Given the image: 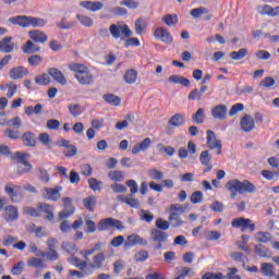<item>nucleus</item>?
<instances>
[{
	"label": "nucleus",
	"instance_id": "nucleus-1",
	"mask_svg": "<svg viewBox=\"0 0 279 279\" xmlns=\"http://www.w3.org/2000/svg\"><path fill=\"white\" fill-rule=\"evenodd\" d=\"M68 69L74 73V77L81 86H93L95 84V75L87 65L72 62L68 64Z\"/></svg>",
	"mask_w": 279,
	"mask_h": 279
},
{
	"label": "nucleus",
	"instance_id": "nucleus-2",
	"mask_svg": "<svg viewBox=\"0 0 279 279\" xmlns=\"http://www.w3.org/2000/svg\"><path fill=\"white\" fill-rule=\"evenodd\" d=\"M226 189L231 191V197H236L238 193L243 195V193H255L256 185L250 182V180H244L243 182L239 181V179L229 180L226 183Z\"/></svg>",
	"mask_w": 279,
	"mask_h": 279
},
{
	"label": "nucleus",
	"instance_id": "nucleus-3",
	"mask_svg": "<svg viewBox=\"0 0 279 279\" xmlns=\"http://www.w3.org/2000/svg\"><path fill=\"white\" fill-rule=\"evenodd\" d=\"M169 211H170V216L168 220L172 228H180L181 226H184V221L180 217L184 215V205L172 204L170 205Z\"/></svg>",
	"mask_w": 279,
	"mask_h": 279
},
{
	"label": "nucleus",
	"instance_id": "nucleus-4",
	"mask_svg": "<svg viewBox=\"0 0 279 279\" xmlns=\"http://www.w3.org/2000/svg\"><path fill=\"white\" fill-rule=\"evenodd\" d=\"M110 228H116V230H119L120 232H123V230H125V226L121 220H117L112 217L104 218L99 220L97 226L98 232H106V230Z\"/></svg>",
	"mask_w": 279,
	"mask_h": 279
},
{
	"label": "nucleus",
	"instance_id": "nucleus-5",
	"mask_svg": "<svg viewBox=\"0 0 279 279\" xmlns=\"http://www.w3.org/2000/svg\"><path fill=\"white\" fill-rule=\"evenodd\" d=\"M109 32L112 38H114L116 40H119V38H121V40H125V38H130L133 34L132 29H130V26H128L126 24H124L123 26L111 24L109 26ZM121 34H122V37H121Z\"/></svg>",
	"mask_w": 279,
	"mask_h": 279
},
{
	"label": "nucleus",
	"instance_id": "nucleus-6",
	"mask_svg": "<svg viewBox=\"0 0 279 279\" xmlns=\"http://www.w3.org/2000/svg\"><path fill=\"white\" fill-rule=\"evenodd\" d=\"M231 226L236 230H241V232H254L256 230V225L252 222V219L243 217L234 218L231 221Z\"/></svg>",
	"mask_w": 279,
	"mask_h": 279
},
{
	"label": "nucleus",
	"instance_id": "nucleus-7",
	"mask_svg": "<svg viewBox=\"0 0 279 279\" xmlns=\"http://www.w3.org/2000/svg\"><path fill=\"white\" fill-rule=\"evenodd\" d=\"M15 160L20 165L17 167V173H20V175H23V173H29V171L34 169L32 163L27 162V154L25 153H21V151L15 153Z\"/></svg>",
	"mask_w": 279,
	"mask_h": 279
},
{
	"label": "nucleus",
	"instance_id": "nucleus-8",
	"mask_svg": "<svg viewBox=\"0 0 279 279\" xmlns=\"http://www.w3.org/2000/svg\"><path fill=\"white\" fill-rule=\"evenodd\" d=\"M168 240H169V234H167V232L161 231L159 229H153L150 231V241H153L154 243H157V245L155 246V250L162 248V243H167Z\"/></svg>",
	"mask_w": 279,
	"mask_h": 279
},
{
	"label": "nucleus",
	"instance_id": "nucleus-9",
	"mask_svg": "<svg viewBox=\"0 0 279 279\" xmlns=\"http://www.w3.org/2000/svg\"><path fill=\"white\" fill-rule=\"evenodd\" d=\"M63 210L59 213L60 219H69L75 213V206H73V198L71 197H63Z\"/></svg>",
	"mask_w": 279,
	"mask_h": 279
},
{
	"label": "nucleus",
	"instance_id": "nucleus-10",
	"mask_svg": "<svg viewBox=\"0 0 279 279\" xmlns=\"http://www.w3.org/2000/svg\"><path fill=\"white\" fill-rule=\"evenodd\" d=\"M57 245H58V240L56 238L48 239L47 246L49 252L41 253V256L44 258H48V260H58L60 255L58 254V251H56Z\"/></svg>",
	"mask_w": 279,
	"mask_h": 279
},
{
	"label": "nucleus",
	"instance_id": "nucleus-11",
	"mask_svg": "<svg viewBox=\"0 0 279 279\" xmlns=\"http://www.w3.org/2000/svg\"><path fill=\"white\" fill-rule=\"evenodd\" d=\"M207 147H209V149H217L216 154L221 156L223 146L221 145V141L217 140V135H215V132L211 130H207Z\"/></svg>",
	"mask_w": 279,
	"mask_h": 279
},
{
	"label": "nucleus",
	"instance_id": "nucleus-12",
	"mask_svg": "<svg viewBox=\"0 0 279 279\" xmlns=\"http://www.w3.org/2000/svg\"><path fill=\"white\" fill-rule=\"evenodd\" d=\"M134 245L147 246L149 245V242L141 235L133 233L126 238L124 250H131V247H134Z\"/></svg>",
	"mask_w": 279,
	"mask_h": 279
},
{
	"label": "nucleus",
	"instance_id": "nucleus-13",
	"mask_svg": "<svg viewBox=\"0 0 279 279\" xmlns=\"http://www.w3.org/2000/svg\"><path fill=\"white\" fill-rule=\"evenodd\" d=\"M106 264V254L104 252L97 253L93 256L92 263H87V271H95L101 269Z\"/></svg>",
	"mask_w": 279,
	"mask_h": 279
},
{
	"label": "nucleus",
	"instance_id": "nucleus-14",
	"mask_svg": "<svg viewBox=\"0 0 279 279\" xmlns=\"http://www.w3.org/2000/svg\"><path fill=\"white\" fill-rule=\"evenodd\" d=\"M154 37L156 40L165 43V45H171V43H173V36H171V33L165 27H157L154 32Z\"/></svg>",
	"mask_w": 279,
	"mask_h": 279
},
{
	"label": "nucleus",
	"instance_id": "nucleus-15",
	"mask_svg": "<svg viewBox=\"0 0 279 279\" xmlns=\"http://www.w3.org/2000/svg\"><path fill=\"white\" fill-rule=\"evenodd\" d=\"M4 193L9 195L12 202H19L21 199V185L8 183L4 186Z\"/></svg>",
	"mask_w": 279,
	"mask_h": 279
},
{
	"label": "nucleus",
	"instance_id": "nucleus-16",
	"mask_svg": "<svg viewBox=\"0 0 279 279\" xmlns=\"http://www.w3.org/2000/svg\"><path fill=\"white\" fill-rule=\"evenodd\" d=\"M45 198L49 199L50 202H58L60 197H62V186H56V187H45L44 189Z\"/></svg>",
	"mask_w": 279,
	"mask_h": 279
},
{
	"label": "nucleus",
	"instance_id": "nucleus-17",
	"mask_svg": "<svg viewBox=\"0 0 279 279\" xmlns=\"http://www.w3.org/2000/svg\"><path fill=\"white\" fill-rule=\"evenodd\" d=\"M210 160H213V155H210V151L203 150L199 155V162L203 165V167H206L203 170L204 173H210V171H213V163H210Z\"/></svg>",
	"mask_w": 279,
	"mask_h": 279
},
{
	"label": "nucleus",
	"instance_id": "nucleus-18",
	"mask_svg": "<svg viewBox=\"0 0 279 279\" xmlns=\"http://www.w3.org/2000/svg\"><path fill=\"white\" fill-rule=\"evenodd\" d=\"M240 128L243 132H252L254 128H256V122H254V118H252V116L244 114L240 120Z\"/></svg>",
	"mask_w": 279,
	"mask_h": 279
},
{
	"label": "nucleus",
	"instance_id": "nucleus-19",
	"mask_svg": "<svg viewBox=\"0 0 279 279\" xmlns=\"http://www.w3.org/2000/svg\"><path fill=\"white\" fill-rule=\"evenodd\" d=\"M26 75H29V70L23 65L14 66L9 72L11 80H23Z\"/></svg>",
	"mask_w": 279,
	"mask_h": 279
},
{
	"label": "nucleus",
	"instance_id": "nucleus-20",
	"mask_svg": "<svg viewBox=\"0 0 279 279\" xmlns=\"http://www.w3.org/2000/svg\"><path fill=\"white\" fill-rule=\"evenodd\" d=\"M48 74L50 77H52V80H54V82H57L58 84H61V86H66V77L64 76L62 71H60V69L49 68Z\"/></svg>",
	"mask_w": 279,
	"mask_h": 279
},
{
	"label": "nucleus",
	"instance_id": "nucleus-21",
	"mask_svg": "<svg viewBox=\"0 0 279 279\" xmlns=\"http://www.w3.org/2000/svg\"><path fill=\"white\" fill-rule=\"evenodd\" d=\"M185 124L186 116L184 113H175L168 121V125H170V128H182V125Z\"/></svg>",
	"mask_w": 279,
	"mask_h": 279
},
{
	"label": "nucleus",
	"instance_id": "nucleus-22",
	"mask_svg": "<svg viewBox=\"0 0 279 279\" xmlns=\"http://www.w3.org/2000/svg\"><path fill=\"white\" fill-rule=\"evenodd\" d=\"M228 116V107L226 105H217L211 109V117L223 121Z\"/></svg>",
	"mask_w": 279,
	"mask_h": 279
},
{
	"label": "nucleus",
	"instance_id": "nucleus-23",
	"mask_svg": "<svg viewBox=\"0 0 279 279\" xmlns=\"http://www.w3.org/2000/svg\"><path fill=\"white\" fill-rule=\"evenodd\" d=\"M9 21L10 23H13V25H20V27H31L32 16L17 15L9 19Z\"/></svg>",
	"mask_w": 279,
	"mask_h": 279
},
{
	"label": "nucleus",
	"instance_id": "nucleus-24",
	"mask_svg": "<svg viewBox=\"0 0 279 279\" xmlns=\"http://www.w3.org/2000/svg\"><path fill=\"white\" fill-rule=\"evenodd\" d=\"M208 90V86H201V88H194L190 92L187 99L190 101H202V97H204V93Z\"/></svg>",
	"mask_w": 279,
	"mask_h": 279
},
{
	"label": "nucleus",
	"instance_id": "nucleus-25",
	"mask_svg": "<svg viewBox=\"0 0 279 279\" xmlns=\"http://www.w3.org/2000/svg\"><path fill=\"white\" fill-rule=\"evenodd\" d=\"M3 217L5 221H16L19 219V209L12 205L4 208Z\"/></svg>",
	"mask_w": 279,
	"mask_h": 279
},
{
	"label": "nucleus",
	"instance_id": "nucleus-26",
	"mask_svg": "<svg viewBox=\"0 0 279 279\" xmlns=\"http://www.w3.org/2000/svg\"><path fill=\"white\" fill-rule=\"evenodd\" d=\"M80 5L81 8H85V10H89V12H99V10H104V4L99 1H82Z\"/></svg>",
	"mask_w": 279,
	"mask_h": 279
},
{
	"label": "nucleus",
	"instance_id": "nucleus-27",
	"mask_svg": "<svg viewBox=\"0 0 279 279\" xmlns=\"http://www.w3.org/2000/svg\"><path fill=\"white\" fill-rule=\"evenodd\" d=\"M37 208L39 210V214L40 213H45V215H47L46 219L48 221H53L54 219V216H53V206L47 204V203H39L37 205Z\"/></svg>",
	"mask_w": 279,
	"mask_h": 279
},
{
	"label": "nucleus",
	"instance_id": "nucleus-28",
	"mask_svg": "<svg viewBox=\"0 0 279 279\" xmlns=\"http://www.w3.org/2000/svg\"><path fill=\"white\" fill-rule=\"evenodd\" d=\"M28 36L33 43L45 44V43H47V40H49V37L47 36V34H45L44 32H40V31H31L28 33Z\"/></svg>",
	"mask_w": 279,
	"mask_h": 279
},
{
	"label": "nucleus",
	"instance_id": "nucleus-29",
	"mask_svg": "<svg viewBox=\"0 0 279 279\" xmlns=\"http://www.w3.org/2000/svg\"><path fill=\"white\" fill-rule=\"evenodd\" d=\"M148 147H151V138L146 137L143 140V142L134 145L132 148V154L136 155L140 154V151H147Z\"/></svg>",
	"mask_w": 279,
	"mask_h": 279
},
{
	"label": "nucleus",
	"instance_id": "nucleus-30",
	"mask_svg": "<svg viewBox=\"0 0 279 279\" xmlns=\"http://www.w3.org/2000/svg\"><path fill=\"white\" fill-rule=\"evenodd\" d=\"M74 267L80 269L81 271H88V260H82L80 257L72 256L68 259Z\"/></svg>",
	"mask_w": 279,
	"mask_h": 279
},
{
	"label": "nucleus",
	"instance_id": "nucleus-31",
	"mask_svg": "<svg viewBox=\"0 0 279 279\" xmlns=\"http://www.w3.org/2000/svg\"><path fill=\"white\" fill-rule=\"evenodd\" d=\"M22 142L25 147H36V134L26 132L22 135Z\"/></svg>",
	"mask_w": 279,
	"mask_h": 279
},
{
	"label": "nucleus",
	"instance_id": "nucleus-32",
	"mask_svg": "<svg viewBox=\"0 0 279 279\" xmlns=\"http://www.w3.org/2000/svg\"><path fill=\"white\" fill-rule=\"evenodd\" d=\"M1 51L2 53H12V51H14V41H12V37H4L2 39Z\"/></svg>",
	"mask_w": 279,
	"mask_h": 279
},
{
	"label": "nucleus",
	"instance_id": "nucleus-33",
	"mask_svg": "<svg viewBox=\"0 0 279 279\" xmlns=\"http://www.w3.org/2000/svg\"><path fill=\"white\" fill-rule=\"evenodd\" d=\"M123 80L126 84H136V80H138V72L134 69L126 70Z\"/></svg>",
	"mask_w": 279,
	"mask_h": 279
},
{
	"label": "nucleus",
	"instance_id": "nucleus-34",
	"mask_svg": "<svg viewBox=\"0 0 279 279\" xmlns=\"http://www.w3.org/2000/svg\"><path fill=\"white\" fill-rule=\"evenodd\" d=\"M147 32V20L145 17H138L135 21V34L141 36Z\"/></svg>",
	"mask_w": 279,
	"mask_h": 279
},
{
	"label": "nucleus",
	"instance_id": "nucleus-35",
	"mask_svg": "<svg viewBox=\"0 0 279 279\" xmlns=\"http://www.w3.org/2000/svg\"><path fill=\"white\" fill-rule=\"evenodd\" d=\"M102 245L104 244H101V242H98L94 245V247L89 250L81 251L80 254L81 256H83L85 260H87V263H90V258L88 256H93V254H95L97 250H101Z\"/></svg>",
	"mask_w": 279,
	"mask_h": 279
},
{
	"label": "nucleus",
	"instance_id": "nucleus-36",
	"mask_svg": "<svg viewBox=\"0 0 279 279\" xmlns=\"http://www.w3.org/2000/svg\"><path fill=\"white\" fill-rule=\"evenodd\" d=\"M255 254L260 258H271V251L263 244L255 245Z\"/></svg>",
	"mask_w": 279,
	"mask_h": 279
},
{
	"label": "nucleus",
	"instance_id": "nucleus-37",
	"mask_svg": "<svg viewBox=\"0 0 279 279\" xmlns=\"http://www.w3.org/2000/svg\"><path fill=\"white\" fill-rule=\"evenodd\" d=\"M83 204L89 213H94L95 206H97V196L90 195V196L84 198Z\"/></svg>",
	"mask_w": 279,
	"mask_h": 279
},
{
	"label": "nucleus",
	"instance_id": "nucleus-38",
	"mask_svg": "<svg viewBox=\"0 0 279 279\" xmlns=\"http://www.w3.org/2000/svg\"><path fill=\"white\" fill-rule=\"evenodd\" d=\"M45 106L43 104H37L35 107L34 106H28L25 108V114L27 117H32L33 114H43Z\"/></svg>",
	"mask_w": 279,
	"mask_h": 279
},
{
	"label": "nucleus",
	"instance_id": "nucleus-39",
	"mask_svg": "<svg viewBox=\"0 0 279 279\" xmlns=\"http://www.w3.org/2000/svg\"><path fill=\"white\" fill-rule=\"evenodd\" d=\"M108 178L111 182H123L125 174L121 170H111L108 172Z\"/></svg>",
	"mask_w": 279,
	"mask_h": 279
},
{
	"label": "nucleus",
	"instance_id": "nucleus-40",
	"mask_svg": "<svg viewBox=\"0 0 279 279\" xmlns=\"http://www.w3.org/2000/svg\"><path fill=\"white\" fill-rule=\"evenodd\" d=\"M262 274L263 276H266V278H274V276H276V271L274 270V264L263 263Z\"/></svg>",
	"mask_w": 279,
	"mask_h": 279
},
{
	"label": "nucleus",
	"instance_id": "nucleus-41",
	"mask_svg": "<svg viewBox=\"0 0 279 279\" xmlns=\"http://www.w3.org/2000/svg\"><path fill=\"white\" fill-rule=\"evenodd\" d=\"M35 84H37L38 86H49V84H51V77L49 73H43L41 75H37L35 77Z\"/></svg>",
	"mask_w": 279,
	"mask_h": 279
},
{
	"label": "nucleus",
	"instance_id": "nucleus-42",
	"mask_svg": "<svg viewBox=\"0 0 279 279\" xmlns=\"http://www.w3.org/2000/svg\"><path fill=\"white\" fill-rule=\"evenodd\" d=\"M23 53H38L40 51V47L36 46L34 41L28 40L26 44L22 47Z\"/></svg>",
	"mask_w": 279,
	"mask_h": 279
},
{
	"label": "nucleus",
	"instance_id": "nucleus-43",
	"mask_svg": "<svg viewBox=\"0 0 279 279\" xmlns=\"http://www.w3.org/2000/svg\"><path fill=\"white\" fill-rule=\"evenodd\" d=\"M28 267H33L34 269H45L47 265L45 264V260L37 258V257H32L27 262Z\"/></svg>",
	"mask_w": 279,
	"mask_h": 279
},
{
	"label": "nucleus",
	"instance_id": "nucleus-44",
	"mask_svg": "<svg viewBox=\"0 0 279 279\" xmlns=\"http://www.w3.org/2000/svg\"><path fill=\"white\" fill-rule=\"evenodd\" d=\"M161 21L165 25H168V27H173L179 23L178 14H166Z\"/></svg>",
	"mask_w": 279,
	"mask_h": 279
},
{
	"label": "nucleus",
	"instance_id": "nucleus-45",
	"mask_svg": "<svg viewBox=\"0 0 279 279\" xmlns=\"http://www.w3.org/2000/svg\"><path fill=\"white\" fill-rule=\"evenodd\" d=\"M2 90H7V97L9 99H12L14 95H16V92L19 90V86L14 83H9L5 86L1 87Z\"/></svg>",
	"mask_w": 279,
	"mask_h": 279
},
{
	"label": "nucleus",
	"instance_id": "nucleus-46",
	"mask_svg": "<svg viewBox=\"0 0 279 279\" xmlns=\"http://www.w3.org/2000/svg\"><path fill=\"white\" fill-rule=\"evenodd\" d=\"M102 99L110 104L111 106H121V98L119 96H116L113 94H105L102 96Z\"/></svg>",
	"mask_w": 279,
	"mask_h": 279
},
{
	"label": "nucleus",
	"instance_id": "nucleus-47",
	"mask_svg": "<svg viewBox=\"0 0 279 279\" xmlns=\"http://www.w3.org/2000/svg\"><path fill=\"white\" fill-rule=\"evenodd\" d=\"M61 247L63 252L71 254V256H75V254H77V245L73 242H63Z\"/></svg>",
	"mask_w": 279,
	"mask_h": 279
},
{
	"label": "nucleus",
	"instance_id": "nucleus-48",
	"mask_svg": "<svg viewBox=\"0 0 279 279\" xmlns=\"http://www.w3.org/2000/svg\"><path fill=\"white\" fill-rule=\"evenodd\" d=\"M262 14H267V16H279V7L272 8L269 4H265L262 9Z\"/></svg>",
	"mask_w": 279,
	"mask_h": 279
},
{
	"label": "nucleus",
	"instance_id": "nucleus-49",
	"mask_svg": "<svg viewBox=\"0 0 279 279\" xmlns=\"http://www.w3.org/2000/svg\"><path fill=\"white\" fill-rule=\"evenodd\" d=\"M118 199H120V202H123L131 208H138V206H141V204L138 203V199L136 198H130V197H124L123 195H120L118 196Z\"/></svg>",
	"mask_w": 279,
	"mask_h": 279
},
{
	"label": "nucleus",
	"instance_id": "nucleus-50",
	"mask_svg": "<svg viewBox=\"0 0 279 279\" xmlns=\"http://www.w3.org/2000/svg\"><path fill=\"white\" fill-rule=\"evenodd\" d=\"M272 239H274V236L271 235V233H269L267 231L257 232V242L258 243H269Z\"/></svg>",
	"mask_w": 279,
	"mask_h": 279
},
{
	"label": "nucleus",
	"instance_id": "nucleus-51",
	"mask_svg": "<svg viewBox=\"0 0 279 279\" xmlns=\"http://www.w3.org/2000/svg\"><path fill=\"white\" fill-rule=\"evenodd\" d=\"M204 119H206L204 108H198L197 111L193 114L192 120L194 121V123L202 124L204 123Z\"/></svg>",
	"mask_w": 279,
	"mask_h": 279
},
{
	"label": "nucleus",
	"instance_id": "nucleus-52",
	"mask_svg": "<svg viewBox=\"0 0 279 279\" xmlns=\"http://www.w3.org/2000/svg\"><path fill=\"white\" fill-rule=\"evenodd\" d=\"M155 226L158 230H160L161 232H165L171 227V222L162 218H158L155 222Z\"/></svg>",
	"mask_w": 279,
	"mask_h": 279
},
{
	"label": "nucleus",
	"instance_id": "nucleus-53",
	"mask_svg": "<svg viewBox=\"0 0 279 279\" xmlns=\"http://www.w3.org/2000/svg\"><path fill=\"white\" fill-rule=\"evenodd\" d=\"M248 51L245 48L240 49L239 51H232L230 53L231 60H243L247 56Z\"/></svg>",
	"mask_w": 279,
	"mask_h": 279
},
{
	"label": "nucleus",
	"instance_id": "nucleus-54",
	"mask_svg": "<svg viewBox=\"0 0 279 279\" xmlns=\"http://www.w3.org/2000/svg\"><path fill=\"white\" fill-rule=\"evenodd\" d=\"M76 19L84 27H93V25H95V22L89 16L77 14Z\"/></svg>",
	"mask_w": 279,
	"mask_h": 279
},
{
	"label": "nucleus",
	"instance_id": "nucleus-55",
	"mask_svg": "<svg viewBox=\"0 0 279 279\" xmlns=\"http://www.w3.org/2000/svg\"><path fill=\"white\" fill-rule=\"evenodd\" d=\"M181 271L182 272L179 276H177L174 279H186V276H190V277L195 276V271H193L192 268L186 266H182Z\"/></svg>",
	"mask_w": 279,
	"mask_h": 279
},
{
	"label": "nucleus",
	"instance_id": "nucleus-56",
	"mask_svg": "<svg viewBox=\"0 0 279 279\" xmlns=\"http://www.w3.org/2000/svg\"><path fill=\"white\" fill-rule=\"evenodd\" d=\"M190 202L192 204H202V202H204V193H202V191H196L192 193Z\"/></svg>",
	"mask_w": 279,
	"mask_h": 279
},
{
	"label": "nucleus",
	"instance_id": "nucleus-57",
	"mask_svg": "<svg viewBox=\"0 0 279 279\" xmlns=\"http://www.w3.org/2000/svg\"><path fill=\"white\" fill-rule=\"evenodd\" d=\"M209 10L207 8H196V9H192L190 11L191 16H193V19H201V16L203 14H208Z\"/></svg>",
	"mask_w": 279,
	"mask_h": 279
},
{
	"label": "nucleus",
	"instance_id": "nucleus-58",
	"mask_svg": "<svg viewBox=\"0 0 279 279\" xmlns=\"http://www.w3.org/2000/svg\"><path fill=\"white\" fill-rule=\"evenodd\" d=\"M46 25L45 19L31 16V27H45Z\"/></svg>",
	"mask_w": 279,
	"mask_h": 279
},
{
	"label": "nucleus",
	"instance_id": "nucleus-59",
	"mask_svg": "<svg viewBox=\"0 0 279 279\" xmlns=\"http://www.w3.org/2000/svg\"><path fill=\"white\" fill-rule=\"evenodd\" d=\"M149 258V253L147 251H140L134 255V260L136 263H145Z\"/></svg>",
	"mask_w": 279,
	"mask_h": 279
},
{
	"label": "nucleus",
	"instance_id": "nucleus-60",
	"mask_svg": "<svg viewBox=\"0 0 279 279\" xmlns=\"http://www.w3.org/2000/svg\"><path fill=\"white\" fill-rule=\"evenodd\" d=\"M29 66H40L43 64V57L40 54L31 56L28 58Z\"/></svg>",
	"mask_w": 279,
	"mask_h": 279
},
{
	"label": "nucleus",
	"instance_id": "nucleus-61",
	"mask_svg": "<svg viewBox=\"0 0 279 279\" xmlns=\"http://www.w3.org/2000/svg\"><path fill=\"white\" fill-rule=\"evenodd\" d=\"M87 182H88L89 189H92V191H101V184H104V182L98 181L95 178H90Z\"/></svg>",
	"mask_w": 279,
	"mask_h": 279
},
{
	"label": "nucleus",
	"instance_id": "nucleus-62",
	"mask_svg": "<svg viewBox=\"0 0 279 279\" xmlns=\"http://www.w3.org/2000/svg\"><path fill=\"white\" fill-rule=\"evenodd\" d=\"M232 260H235L236 263H242L244 269H245V255L241 252H232L231 253Z\"/></svg>",
	"mask_w": 279,
	"mask_h": 279
},
{
	"label": "nucleus",
	"instance_id": "nucleus-63",
	"mask_svg": "<svg viewBox=\"0 0 279 279\" xmlns=\"http://www.w3.org/2000/svg\"><path fill=\"white\" fill-rule=\"evenodd\" d=\"M23 267H25V263L19 262L11 268L12 276H21L23 274Z\"/></svg>",
	"mask_w": 279,
	"mask_h": 279
},
{
	"label": "nucleus",
	"instance_id": "nucleus-64",
	"mask_svg": "<svg viewBox=\"0 0 279 279\" xmlns=\"http://www.w3.org/2000/svg\"><path fill=\"white\" fill-rule=\"evenodd\" d=\"M202 279H226V277L223 276V274L221 272H206Z\"/></svg>",
	"mask_w": 279,
	"mask_h": 279
}]
</instances>
